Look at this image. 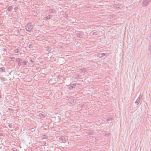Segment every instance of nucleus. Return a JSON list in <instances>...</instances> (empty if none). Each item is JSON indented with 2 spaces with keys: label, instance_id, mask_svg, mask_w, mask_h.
I'll list each match as a JSON object with an SVG mask.
<instances>
[{
  "label": "nucleus",
  "instance_id": "nucleus-1",
  "mask_svg": "<svg viewBox=\"0 0 151 151\" xmlns=\"http://www.w3.org/2000/svg\"><path fill=\"white\" fill-rule=\"evenodd\" d=\"M33 28V25L29 24H27L25 26L26 30L28 32L31 31L32 30Z\"/></svg>",
  "mask_w": 151,
  "mask_h": 151
},
{
  "label": "nucleus",
  "instance_id": "nucleus-2",
  "mask_svg": "<svg viewBox=\"0 0 151 151\" xmlns=\"http://www.w3.org/2000/svg\"><path fill=\"white\" fill-rule=\"evenodd\" d=\"M150 1V0H143L142 5V6L145 7L149 4Z\"/></svg>",
  "mask_w": 151,
  "mask_h": 151
},
{
  "label": "nucleus",
  "instance_id": "nucleus-3",
  "mask_svg": "<svg viewBox=\"0 0 151 151\" xmlns=\"http://www.w3.org/2000/svg\"><path fill=\"white\" fill-rule=\"evenodd\" d=\"M123 7V6L120 4H117L114 5L113 6V7L114 8L118 9H122Z\"/></svg>",
  "mask_w": 151,
  "mask_h": 151
},
{
  "label": "nucleus",
  "instance_id": "nucleus-4",
  "mask_svg": "<svg viewBox=\"0 0 151 151\" xmlns=\"http://www.w3.org/2000/svg\"><path fill=\"white\" fill-rule=\"evenodd\" d=\"M59 139L62 142H66L67 141V139L64 136L60 137L59 138Z\"/></svg>",
  "mask_w": 151,
  "mask_h": 151
},
{
  "label": "nucleus",
  "instance_id": "nucleus-5",
  "mask_svg": "<svg viewBox=\"0 0 151 151\" xmlns=\"http://www.w3.org/2000/svg\"><path fill=\"white\" fill-rule=\"evenodd\" d=\"M76 35L78 37L80 38L83 37V34L81 32L77 33Z\"/></svg>",
  "mask_w": 151,
  "mask_h": 151
},
{
  "label": "nucleus",
  "instance_id": "nucleus-6",
  "mask_svg": "<svg viewBox=\"0 0 151 151\" xmlns=\"http://www.w3.org/2000/svg\"><path fill=\"white\" fill-rule=\"evenodd\" d=\"M16 62H18V65L19 66L22 63V60L19 58H17L16 59Z\"/></svg>",
  "mask_w": 151,
  "mask_h": 151
},
{
  "label": "nucleus",
  "instance_id": "nucleus-7",
  "mask_svg": "<svg viewBox=\"0 0 151 151\" xmlns=\"http://www.w3.org/2000/svg\"><path fill=\"white\" fill-rule=\"evenodd\" d=\"M141 99L140 96H139V97L138 98L137 100L135 102V103L137 105L140 102V101Z\"/></svg>",
  "mask_w": 151,
  "mask_h": 151
},
{
  "label": "nucleus",
  "instance_id": "nucleus-8",
  "mask_svg": "<svg viewBox=\"0 0 151 151\" xmlns=\"http://www.w3.org/2000/svg\"><path fill=\"white\" fill-rule=\"evenodd\" d=\"M105 55V54L104 53H99L97 54V56L99 57V58H102Z\"/></svg>",
  "mask_w": 151,
  "mask_h": 151
},
{
  "label": "nucleus",
  "instance_id": "nucleus-9",
  "mask_svg": "<svg viewBox=\"0 0 151 151\" xmlns=\"http://www.w3.org/2000/svg\"><path fill=\"white\" fill-rule=\"evenodd\" d=\"M79 72H83V73H85L87 71V70L86 68L81 69L80 70Z\"/></svg>",
  "mask_w": 151,
  "mask_h": 151
},
{
  "label": "nucleus",
  "instance_id": "nucleus-10",
  "mask_svg": "<svg viewBox=\"0 0 151 151\" xmlns=\"http://www.w3.org/2000/svg\"><path fill=\"white\" fill-rule=\"evenodd\" d=\"M0 72H5V68L4 67H2L0 68Z\"/></svg>",
  "mask_w": 151,
  "mask_h": 151
},
{
  "label": "nucleus",
  "instance_id": "nucleus-11",
  "mask_svg": "<svg viewBox=\"0 0 151 151\" xmlns=\"http://www.w3.org/2000/svg\"><path fill=\"white\" fill-rule=\"evenodd\" d=\"M20 50L19 49L17 48L15 49L14 51V52L15 53H18L19 52Z\"/></svg>",
  "mask_w": 151,
  "mask_h": 151
},
{
  "label": "nucleus",
  "instance_id": "nucleus-12",
  "mask_svg": "<svg viewBox=\"0 0 151 151\" xmlns=\"http://www.w3.org/2000/svg\"><path fill=\"white\" fill-rule=\"evenodd\" d=\"M13 9V7L12 6H9L7 8V10L9 11H12V9Z\"/></svg>",
  "mask_w": 151,
  "mask_h": 151
},
{
  "label": "nucleus",
  "instance_id": "nucleus-13",
  "mask_svg": "<svg viewBox=\"0 0 151 151\" xmlns=\"http://www.w3.org/2000/svg\"><path fill=\"white\" fill-rule=\"evenodd\" d=\"M55 10L54 9H49V11L50 12L52 13L54 12Z\"/></svg>",
  "mask_w": 151,
  "mask_h": 151
},
{
  "label": "nucleus",
  "instance_id": "nucleus-14",
  "mask_svg": "<svg viewBox=\"0 0 151 151\" xmlns=\"http://www.w3.org/2000/svg\"><path fill=\"white\" fill-rule=\"evenodd\" d=\"M77 84V83H75L74 84H73L71 86V87L72 88H74L75 87L76 85Z\"/></svg>",
  "mask_w": 151,
  "mask_h": 151
},
{
  "label": "nucleus",
  "instance_id": "nucleus-15",
  "mask_svg": "<svg viewBox=\"0 0 151 151\" xmlns=\"http://www.w3.org/2000/svg\"><path fill=\"white\" fill-rule=\"evenodd\" d=\"M114 119V118L113 117H110L108 118L107 119V121L108 122H109L112 120Z\"/></svg>",
  "mask_w": 151,
  "mask_h": 151
},
{
  "label": "nucleus",
  "instance_id": "nucleus-16",
  "mask_svg": "<svg viewBox=\"0 0 151 151\" xmlns=\"http://www.w3.org/2000/svg\"><path fill=\"white\" fill-rule=\"evenodd\" d=\"M0 79L2 81H5L6 80V78L4 77H0Z\"/></svg>",
  "mask_w": 151,
  "mask_h": 151
},
{
  "label": "nucleus",
  "instance_id": "nucleus-17",
  "mask_svg": "<svg viewBox=\"0 0 151 151\" xmlns=\"http://www.w3.org/2000/svg\"><path fill=\"white\" fill-rule=\"evenodd\" d=\"M91 34H92V35H96L97 34V33L96 32H94L93 33L92 32L91 33Z\"/></svg>",
  "mask_w": 151,
  "mask_h": 151
},
{
  "label": "nucleus",
  "instance_id": "nucleus-18",
  "mask_svg": "<svg viewBox=\"0 0 151 151\" xmlns=\"http://www.w3.org/2000/svg\"><path fill=\"white\" fill-rule=\"evenodd\" d=\"M52 17V16L51 15H48L46 17V18L48 20L50 19L51 18V17Z\"/></svg>",
  "mask_w": 151,
  "mask_h": 151
},
{
  "label": "nucleus",
  "instance_id": "nucleus-19",
  "mask_svg": "<svg viewBox=\"0 0 151 151\" xmlns=\"http://www.w3.org/2000/svg\"><path fill=\"white\" fill-rule=\"evenodd\" d=\"M76 77L78 78H81V75L79 74H76Z\"/></svg>",
  "mask_w": 151,
  "mask_h": 151
},
{
  "label": "nucleus",
  "instance_id": "nucleus-20",
  "mask_svg": "<svg viewBox=\"0 0 151 151\" xmlns=\"http://www.w3.org/2000/svg\"><path fill=\"white\" fill-rule=\"evenodd\" d=\"M9 58L11 59L12 60L11 61H13L15 59V58L14 57H9Z\"/></svg>",
  "mask_w": 151,
  "mask_h": 151
},
{
  "label": "nucleus",
  "instance_id": "nucleus-21",
  "mask_svg": "<svg viewBox=\"0 0 151 151\" xmlns=\"http://www.w3.org/2000/svg\"><path fill=\"white\" fill-rule=\"evenodd\" d=\"M27 62L25 61H23L22 62V63L23 65H26L27 64Z\"/></svg>",
  "mask_w": 151,
  "mask_h": 151
},
{
  "label": "nucleus",
  "instance_id": "nucleus-22",
  "mask_svg": "<svg viewBox=\"0 0 151 151\" xmlns=\"http://www.w3.org/2000/svg\"><path fill=\"white\" fill-rule=\"evenodd\" d=\"M110 134L109 133H106L105 134V135L106 136H109Z\"/></svg>",
  "mask_w": 151,
  "mask_h": 151
},
{
  "label": "nucleus",
  "instance_id": "nucleus-23",
  "mask_svg": "<svg viewBox=\"0 0 151 151\" xmlns=\"http://www.w3.org/2000/svg\"><path fill=\"white\" fill-rule=\"evenodd\" d=\"M32 44H30L29 45V47L30 48H32Z\"/></svg>",
  "mask_w": 151,
  "mask_h": 151
},
{
  "label": "nucleus",
  "instance_id": "nucleus-24",
  "mask_svg": "<svg viewBox=\"0 0 151 151\" xmlns=\"http://www.w3.org/2000/svg\"><path fill=\"white\" fill-rule=\"evenodd\" d=\"M12 125L11 124H9L8 125V126L10 128H12Z\"/></svg>",
  "mask_w": 151,
  "mask_h": 151
},
{
  "label": "nucleus",
  "instance_id": "nucleus-25",
  "mask_svg": "<svg viewBox=\"0 0 151 151\" xmlns=\"http://www.w3.org/2000/svg\"><path fill=\"white\" fill-rule=\"evenodd\" d=\"M3 135V134L2 133H0V136H2Z\"/></svg>",
  "mask_w": 151,
  "mask_h": 151
},
{
  "label": "nucleus",
  "instance_id": "nucleus-26",
  "mask_svg": "<svg viewBox=\"0 0 151 151\" xmlns=\"http://www.w3.org/2000/svg\"><path fill=\"white\" fill-rule=\"evenodd\" d=\"M51 50V48L49 47L48 48V50L50 51Z\"/></svg>",
  "mask_w": 151,
  "mask_h": 151
},
{
  "label": "nucleus",
  "instance_id": "nucleus-27",
  "mask_svg": "<svg viewBox=\"0 0 151 151\" xmlns=\"http://www.w3.org/2000/svg\"><path fill=\"white\" fill-rule=\"evenodd\" d=\"M17 7H15L14 8V10L15 11H16L17 10Z\"/></svg>",
  "mask_w": 151,
  "mask_h": 151
},
{
  "label": "nucleus",
  "instance_id": "nucleus-28",
  "mask_svg": "<svg viewBox=\"0 0 151 151\" xmlns=\"http://www.w3.org/2000/svg\"><path fill=\"white\" fill-rule=\"evenodd\" d=\"M9 110L10 111H13V109H11V108H9Z\"/></svg>",
  "mask_w": 151,
  "mask_h": 151
},
{
  "label": "nucleus",
  "instance_id": "nucleus-29",
  "mask_svg": "<svg viewBox=\"0 0 151 151\" xmlns=\"http://www.w3.org/2000/svg\"><path fill=\"white\" fill-rule=\"evenodd\" d=\"M30 61H31V62H33V61L32 60H30Z\"/></svg>",
  "mask_w": 151,
  "mask_h": 151
},
{
  "label": "nucleus",
  "instance_id": "nucleus-30",
  "mask_svg": "<svg viewBox=\"0 0 151 151\" xmlns=\"http://www.w3.org/2000/svg\"><path fill=\"white\" fill-rule=\"evenodd\" d=\"M14 1H16L17 0H13Z\"/></svg>",
  "mask_w": 151,
  "mask_h": 151
},
{
  "label": "nucleus",
  "instance_id": "nucleus-31",
  "mask_svg": "<svg viewBox=\"0 0 151 151\" xmlns=\"http://www.w3.org/2000/svg\"><path fill=\"white\" fill-rule=\"evenodd\" d=\"M150 51H151V49H150Z\"/></svg>",
  "mask_w": 151,
  "mask_h": 151
}]
</instances>
